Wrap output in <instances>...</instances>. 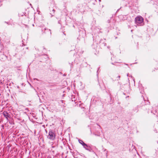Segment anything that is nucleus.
I'll return each mask as SVG.
<instances>
[{
	"label": "nucleus",
	"mask_w": 158,
	"mask_h": 158,
	"mask_svg": "<svg viewBox=\"0 0 158 158\" xmlns=\"http://www.w3.org/2000/svg\"><path fill=\"white\" fill-rule=\"evenodd\" d=\"M143 20V18L141 16H137L135 19V23L137 24L142 23Z\"/></svg>",
	"instance_id": "f257e3e1"
},
{
	"label": "nucleus",
	"mask_w": 158,
	"mask_h": 158,
	"mask_svg": "<svg viewBox=\"0 0 158 158\" xmlns=\"http://www.w3.org/2000/svg\"><path fill=\"white\" fill-rule=\"evenodd\" d=\"M49 139L53 140L55 138V135L54 133L52 130H50L48 133V135L47 137Z\"/></svg>",
	"instance_id": "f03ea898"
},
{
	"label": "nucleus",
	"mask_w": 158,
	"mask_h": 158,
	"mask_svg": "<svg viewBox=\"0 0 158 158\" xmlns=\"http://www.w3.org/2000/svg\"><path fill=\"white\" fill-rule=\"evenodd\" d=\"M83 147L86 150L89 151V152H91L93 151L92 148L90 146L86 144V146H84Z\"/></svg>",
	"instance_id": "7ed1b4c3"
},
{
	"label": "nucleus",
	"mask_w": 158,
	"mask_h": 158,
	"mask_svg": "<svg viewBox=\"0 0 158 158\" xmlns=\"http://www.w3.org/2000/svg\"><path fill=\"white\" fill-rule=\"evenodd\" d=\"M3 115L6 118H9L10 117V114L4 111L2 113Z\"/></svg>",
	"instance_id": "20e7f679"
},
{
	"label": "nucleus",
	"mask_w": 158,
	"mask_h": 158,
	"mask_svg": "<svg viewBox=\"0 0 158 158\" xmlns=\"http://www.w3.org/2000/svg\"><path fill=\"white\" fill-rule=\"evenodd\" d=\"M44 29H45V31H44V33L48 34L49 35L51 34V33L50 30H49L48 29H46L45 27H44Z\"/></svg>",
	"instance_id": "39448f33"
},
{
	"label": "nucleus",
	"mask_w": 158,
	"mask_h": 158,
	"mask_svg": "<svg viewBox=\"0 0 158 158\" xmlns=\"http://www.w3.org/2000/svg\"><path fill=\"white\" fill-rule=\"evenodd\" d=\"M55 11V10L54 9H50V14L52 15V16H54Z\"/></svg>",
	"instance_id": "423d86ee"
},
{
	"label": "nucleus",
	"mask_w": 158,
	"mask_h": 158,
	"mask_svg": "<svg viewBox=\"0 0 158 158\" xmlns=\"http://www.w3.org/2000/svg\"><path fill=\"white\" fill-rule=\"evenodd\" d=\"M78 141L79 143L81 144L83 147H84V146H86V144L84 143L82 140L79 139Z\"/></svg>",
	"instance_id": "0eeeda50"
},
{
	"label": "nucleus",
	"mask_w": 158,
	"mask_h": 158,
	"mask_svg": "<svg viewBox=\"0 0 158 158\" xmlns=\"http://www.w3.org/2000/svg\"><path fill=\"white\" fill-rule=\"evenodd\" d=\"M44 27H42L41 28V31L42 33H44V31H45V29H44Z\"/></svg>",
	"instance_id": "6e6552de"
},
{
	"label": "nucleus",
	"mask_w": 158,
	"mask_h": 158,
	"mask_svg": "<svg viewBox=\"0 0 158 158\" xmlns=\"http://www.w3.org/2000/svg\"><path fill=\"white\" fill-rule=\"evenodd\" d=\"M111 18H110V19H109V20H108V21H107V22L108 23H110L111 22Z\"/></svg>",
	"instance_id": "1a4fd4ad"
},
{
	"label": "nucleus",
	"mask_w": 158,
	"mask_h": 158,
	"mask_svg": "<svg viewBox=\"0 0 158 158\" xmlns=\"http://www.w3.org/2000/svg\"><path fill=\"white\" fill-rule=\"evenodd\" d=\"M94 134L95 135H96V136H100V135L99 133L97 134H95L94 133Z\"/></svg>",
	"instance_id": "9d476101"
},
{
	"label": "nucleus",
	"mask_w": 158,
	"mask_h": 158,
	"mask_svg": "<svg viewBox=\"0 0 158 158\" xmlns=\"http://www.w3.org/2000/svg\"><path fill=\"white\" fill-rule=\"evenodd\" d=\"M148 113H149L150 112L151 113H153L154 114H155L154 113H153V111L152 110H148Z\"/></svg>",
	"instance_id": "9b49d317"
},
{
	"label": "nucleus",
	"mask_w": 158,
	"mask_h": 158,
	"mask_svg": "<svg viewBox=\"0 0 158 158\" xmlns=\"http://www.w3.org/2000/svg\"><path fill=\"white\" fill-rule=\"evenodd\" d=\"M120 76H118V77H117V78H118V79H117V81H118V79L119 80L120 79Z\"/></svg>",
	"instance_id": "f8f14e48"
},
{
	"label": "nucleus",
	"mask_w": 158,
	"mask_h": 158,
	"mask_svg": "<svg viewBox=\"0 0 158 158\" xmlns=\"http://www.w3.org/2000/svg\"><path fill=\"white\" fill-rule=\"evenodd\" d=\"M138 109H136V108H135V111L136 112H137L138 111Z\"/></svg>",
	"instance_id": "ddd939ff"
},
{
	"label": "nucleus",
	"mask_w": 158,
	"mask_h": 158,
	"mask_svg": "<svg viewBox=\"0 0 158 158\" xmlns=\"http://www.w3.org/2000/svg\"><path fill=\"white\" fill-rule=\"evenodd\" d=\"M110 26H113V24L112 23H111V24H110Z\"/></svg>",
	"instance_id": "4468645a"
},
{
	"label": "nucleus",
	"mask_w": 158,
	"mask_h": 158,
	"mask_svg": "<svg viewBox=\"0 0 158 158\" xmlns=\"http://www.w3.org/2000/svg\"><path fill=\"white\" fill-rule=\"evenodd\" d=\"M128 74H128H128H127V76H128Z\"/></svg>",
	"instance_id": "2eb2a0df"
},
{
	"label": "nucleus",
	"mask_w": 158,
	"mask_h": 158,
	"mask_svg": "<svg viewBox=\"0 0 158 158\" xmlns=\"http://www.w3.org/2000/svg\"><path fill=\"white\" fill-rule=\"evenodd\" d=\"M118 10H119V9H118V10H117V11H118Z\"/></svg>",
	"instance_id": "dca6fc26"
},
{
	"label": "nucleus",
	"mask_w": 158,
	"mask_h": 158,
	"mask_svg": "<svg viewBox=\"0 0 158 158\" xmlns=\"http://www.w3.org/2000/svg\"><path fill=\"white\" fill-rule=\"evenodd\" d=\"M112 64H114L113 63H112Z\"/></svg>",
	"instance_id": "f3484780"
},
{
	"label": "nucleus",
	"mask_w": 158,
	"mask_h": 158,
	"mask_svg": "<svg viewBox=\"0 0 158 158\" xmlns=\"http://www.w3.org/2000/svg\"><path fill=\"white\" fill-rule=\"evenodd\" d=\"M23 45L24 46V44H23Z\"/></svg>",
	"instance_id": "a211bd4d"
},
{
	"label": "nucleus",
	"mask_w": 158,
	"mask_h": 158,
	"mask_svg": "<svg viewBox=\"0 0 158 158\" xmlns=\"http://www.w3.org/2000/svg\"><path fill=\"white\" fill-rule=\"evenodd\" d=\"M99 1H101V0H99Z\"/></svg>",
	"instance_id": "6ab92c4d"
}]
</instances>
